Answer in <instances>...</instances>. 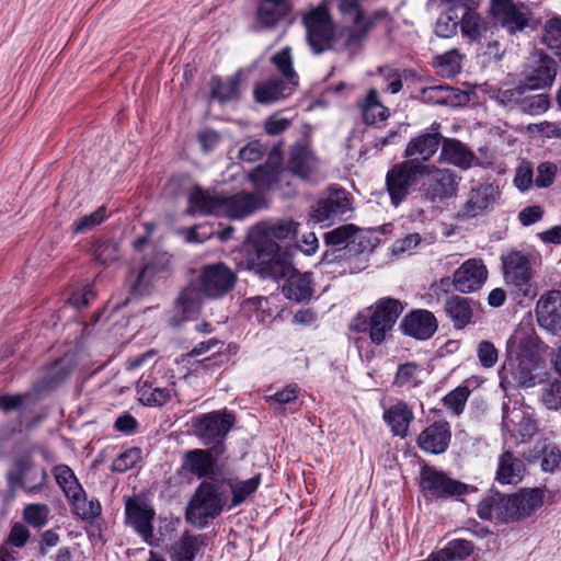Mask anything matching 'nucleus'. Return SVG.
<instances>
[{"label":"nucleus","mask_w":561,"mask_h":561,"mask_svg":"<svg viewBox=\"0 0 561 561\" xmlns=\"http://www.w3.org/2000/svg\"><path fill=\"white\" fill-rule=\"evenodd\" d=\"M363 1L337 0L339 11L351 24L336 33L325 5H319L304 16L307 39L316 54L329 49L333 42L340 44L352 55L360 48L376 22L387 15L382 10L374 13L365 12L362 9Z\"/></svg>","instance_id":"obj_1"},{"label":"nucleus","mask_w":561,"mask_h":561,"mask_svg":"<svg viewBox=\"0 0 561 561\" xmlns=\"http://www.w3.org/2000/svg\"><path fill=\"white\" fill-rule=\"evenodd\" d=\"M263 204L259 194L241 192L234 195L195 187L190 194V214L215 215L241 219Z\"/></svg>","instance_id":"obj_2"},{"label":"nucleus","mask_w":561,"mask_h":561,"mask_svg":"<svg viewBox=\"0 0 561 561\" xmlns=\"http://www.w3.org/2000/svg\"><path fill=\"white\" fill-rule=\"evenodd\" d=\"M542 491L531 489L505 496L494 494L483 499L478 506V515L483 519H501L504 522L530 515L542 504Z\"/></svg>","instance_id":"obj_3"},{"label":"nucleus","mask_w":561,"mask_h":561,"mask_svg":"<svg viewBox=\"0 0 561 561\" xmlns=\"http://www.w3.org/2000/svg\"><path fill=\"white\" fill-rule=\"evenodd\" d=\"M402 311L403 306L400 300L390 297L380 298L371 308L369 317L358 314L352 321L350 329L356 332L368 331L371 342L379 345L386 340Z\"/></svg>","instance_id":"obj_4"},{"label":"nucleus","mask_w":561,"mask_h":561,"mask_svg":"<svg viewBox=\"0 0 561 561\" xmlns=\"http://www.w3.org/2000/svg\"><path fill=\"white\" fill-rule=\"evenodd\" d=\"M175 393V376L163 363H156L137 385L139 401L147 407H162Z\"/></svg>","instance_id":"obj_5"},{"label":"nucleus","mask_w":561,"mask_h":561,"mask_svg":"<svg viewBox=\"0 0 561 561\" xmlns=\"http://www.w3.org/2000/svg\"><path fill=\"white\" fill-rule=\"evenodd\" d=\"M227 502V495L218 481H203L187 506L190 522L203 527L208 518L218 516Z\"/></svg>","instance_id":"obj_6"},{"label":"nucleus","mask_w":561,"mask_h":561,"mask_svg":"<svg viewBox=\"0 0 561 561\" xmlns=\"http://www.w3.org/2000/svg\"><path fill=\"white\" fill-rule=\"evenodd\" d=\"M501 260L505 284L514 288L518 297L535 298L538 288L533 282L530 255L523 251L511 250L503 254Z\"/></svg>","instance_id":"obj_7"},{"label":"nucleus","mask_w":561,"mask_h":561,"mask_svg":"<svg viewBox=\"0 0 561 561\" xmlns=\"http://www.w3.org/2000/svg\"><path fill=\"white\" fill-rule=\"evenodd\" d=\"M420 489L427 502L459 497L473 490L472 486L431 466H424L421 469Z\"/></svg>","instance_id":"obj_8"},{"label":"nucleus","mask_w":561,"mask_h":561,"mask_svg":"<svg viewBox=\"0 0 561 561\" xmlns=\"http://www.w3.org/2000/svg\"><path fill=\"white\" fill-rule=\"evenodd\" d=\"M426 168L410 164L407 161L394 163L386 174V188L391 204L399 206L412 192L413 187L424 179Z\"/></svg>","instance_id":"obj_9"},{"label":"nucleus","mask_w":561,"mask_h":561,"mask_svg":"<svg viewBox=\"0 0 561 561\" xmlns=\"http://www.w3.org/2000/svg\"><path fill=\"white\" fill-rule=\"evenodd\" d=\"M513 380L520 387L531 388L545 376V360L531 339L522 342L517 366L512 370Z\"/></svg>","instance_id":"obj_10"},{"label":"nucleus","mask_w":561,"mask_h":561,"mask_svg":"<svg viewBox=\"0 0 561 561\" xmlns=\"http://www.w3.org/2000/svg\"><path fill=\"white\" fill-rule=\"evenodd\" d=\"M440 142L439 124L434 123L428 130L408 141L403 151L404 161L414 165L431 167L430 161L437 153Z\"/></svg>","instance_id":"obj_11"},{"label":"nucleus","mask_w":561,"mask_h":561,"mask_svg":"<svg viewBox=\"0 0 561 561\" xmlns=\"http://www.w3.org/2000/svg\"><path fill=\"white\" fill-rule=\"evenodd\" d=\"M298 224L291 219H279L276 221H264L256 226L254 245L256 252H266L274 255L280 252L276 240H285L296 234Z\"/></svg>","instance_id":"obj_12"},{"label":"nucleus","mask_w":561,"mask_h":561,"mask_svg":"<svg viewBox=\"0 0 561 561\" xmlns=\"http://www.w3.org/2000/svg\"><path fill=\"white\" fill-rule=\"evenodd\" d=\"M427 178L424 195L431 203H442L456 196L460 179L455 171L436 165L425 167Z\"/></svg>","instance_id":"obj_13"},{"label":"nucleus","mask_w":561,"mask_h":561,"mask_svg":"<svg viewBox=\"0 0 561 561\" xmlns=\"http://www.w3.org/2000/svg\"><path fill=\"white\" fill-rule=\"evenodd\" d=\"M46 479L47 473L45 469L34 470L33 460L30 455L16 457L7 472V480L11 489L22 488L28 493L39 492Z\"/></svg>","instance_id":"obj_14"},{"label":"nucleus","mask_w":561,"mask_h":561,"mask_svg":"<svg viewBox=\"0 0 561 561\" xmlns=\"http://www.w3.org/2000/svg\"><path fill=\"white\" fill-rule=\"evenodd\" d=\"M234 424V416L227 411H214L194 421L195 434L209 445L222 442Z\"/></svg>","instance_id":"obj_15"},{"label":"nucleus","mask_w":561,"mask_h":561,"mask_svg":"<svg viewBox=\"0 0 561 561\" xmlns=\"http://www.w3.org/2000/svg\"><path fill=\"white\" fill-rule=\"evenodd\" d=\"M236 279V274L226 265L211 264L201 272L199 288L204 296L218 299L232 289Z\"/></svg>","instance_id":"obj_16"},{"label":"nucleus","mask_w":561,"mask_h":561,"mask_svg":"<svg viewBox=\"0 0 561 561\" xmlns=\"http://www.w3.org/2000/svg\"><path fill=\"white\" fill-rule=\"evenodd\" d=\"M491 11L510 33L523 31L528 25L530 10L519 0H492Z\"/></svg>","instance_id":"obj_17"},{"label":"nucleus","mask_w":561,"mask_h":561,"mask_svg":"<svg viewBox=\"0 0 561 561\" xmlns=\"http://www.w3.org/2000/svg\"><path fill=\"white\" fill-rule=\"evenodd\" d=\"M154 510L142 499H128L125 504L126 524L133 527L141 538L152 542Z\"/></svg>","instance_id":"obj_18"},{"label":"nucleus","mask_w":561,"mask_h":561,"mask_svg":"<svg viewBox=\"0 0 561 561\" xmlns=\"http://www.w3.org/2000/svg\"><path fill=\"white\" fill-rule=\"evenodd\" d=\"M535 314L540 328L557 333L561 331V290L551 289L537 300Z\"/></svg>","instance_id":"obj_19"},{"label":"nucleus","mask_w":561,"mask_h":561,"mask_svg":"<svg viewBox=\"0 0 561 561\" xmlns=\"http://www.w3.org/2000/svg\"><path fill=\"white\" fill-rule=\"evenodd\" d=\"M488 278V268L480 259L465 261L453 275L456 290L468 294L482 287Z\"/></svg>","instance_id":"obj_20"},{"label":"nucleus","mask_w":561,"mask_h":561,"mask_svg":"<svg viewBox=\"0 0 561 561\" xmlns=\"http://www.w3.org/2000/svg\"><path fill=\"white\" fill-rule=\"evenodd\" d=\"M439 161L454 165L460 170H469L478 163L474 152L457 138L444 137L442 135Z\"/></svg>","instance_id":"obj_21"},{"label":"nucleus","mask_w":561,"mask_h":561,"mask_svg":"<svg viewBox=\"0 0 561 561\" xmlns=\"http://www.w3.org/2000/svg\"><path fill=\"white\" fill-rule=\"evenodd\" d=\"M181 470L198 479L213 478L217 473V459L208 449H191L182 457Z\"/></svg>","instance_id":"obj_22"},{"label":"nucleus","mask_w":561,"mask_h":561,"mask_svg":"<svg viewBox=\"0 0 561 561\" xmlns=\"http://www.w3.org/2000/svg\"><path fill=\"white\" fill-rule=\"evenodd\" d=\"M351 210V201L347 192L341 187H332L327 198L317 203L312 218L317 222H323L333 217L344 216Z\"/></svg>","instance_id":"obj_23"},{"label":"nucleus","mask_w":561,"mask_h":561,"mask_svg":"<svg viewBox=\"0 0 561 561\" xmlns=\"http://www.w3.org/2000/svg\"><path fill=\"white\" fill-rule=\"evenodd\" d=\"M291 10L290 0H257L256 22L264 30H274L289 18Z\"/></svg>","instance_id":"obj_24"},{"label":"nucleus","mask_w":561,"mask_h":561,"mask_svg":"<svg viewBox=\"0 0 561 561\" xmlns=\"http://www.w3.org/2000/svg\"><path fill=\"white\" fill-rule=\"evenodd\" d=\"M499 195L497 187L491 183H481L472 187L468 194V198L458 216L462 218H473L486 208H489Z\"/></svg>","instance_id":"obj_25"},{"label":"nucleus","mask_w":561,"mask_h":561,"mask_svg":"<svg viewBox=\"0 0 561 561\" xmlns=\"http://www.w3.org/2000/svg\"><path fill=\"white\" fill-rule=\"evenodd\" d=\"M557 68L554 61L542 54L530 57L526 70V85L530 89L550 87L556 78Z\"/></svg>","instance_id":"obj_26"},{"label":"nucleus","mask_w":561,"mask_h":561,"mask_svg":"<svg viewBox=\"0 0 561 561\" xmlns=\"http://www.w3.org/2000/svg\"><path fill=\"white\" fill-rule=\"evenodd\" d=\"M319 165V159L308 145L297 144L291 147L288 170L294 175L308 180L318 172Z\"/></svg>","instance_id":"obj_27"},{"label":"nucleus","mask_w":561,"mask_h":561,"mask_svg":"<svg viewBox=\"0 0 561 561\" xmlns=\"http://www.w3.org/2000/svg\"><path fill=\"white\" fill-rule=\"evenodd\" d=\"M400 327L407 335L417 340H427L436 332L437 322L432 312L420 309L405 316Z\"/></svg>","instance_id":"obj_28"},{"label":"nucleus","mask_w":561,"mask_h":561,"mask_svg":"<svg viewBox=\"0 0 561 561\" xmlns=\"http://www.w3.org/2000/svg\"><path fill=\"white\" fill-rule=\"evenodd\" d=\"M502 424L506 432L523 439L531 437L537 430L535 420L520 407L505 408Z\"/></svg>","instance_id":"obj_29"},{"label":"nucleus","mask_w":561,"mask_h":561,"mask_svg":"<svg viewBox=\"0 0 561 561\" xmlns=\"http://www.w3.org/2000/svg\"><path fill=\"white\" fill-rule=\"evenodd\" d=\"M450 442V431L447 423H434L426 427L417 437V446L428 454L444 453Z\"/></svg>","instance_id":"obj_30"},{"label":"nucleus","mask_w":561,"mask_h":561,"mask_svg":"<svg viewBox=\"0 0 561 561\" xmlns=\"http://www.w3.org/2000/svg\"><path fill=\"white\" fill-rule=\"evenodd\" d=\"M478 304L471 298L451 296L445 302V311L456 329H463L472 322Z\"/></svg>","instance_id":"obj_31"},{"label":"nucleus","mask_w":561,"mask_h":561,"mask_svg":"<svg viewBox=\"0 0 561 561\" xmlns=\"http://www.w3.org/2000/svg\"><path fill=\"white\" fill-rule=\"evenodd\" d=\"M282 290L289 300L296 302L309 300L313 294L311 274L300 273L295 268L286 278Z\"/></svg>","instance_id":"obj_32"},{"label":"nucleus","mask_w":561,"mask_h":561,"mask_svg":"<svg viewBox=\"0 0 561 561\" xmlns=\"http://www.w3.org/2000/svg\"><path fill=\"white\" fill-rule=\"evenodd\" d=\"M526 467L524 461L511 451L499 457L495 479L502 484H517L522 481Z\"/></svg>","instance_id":"obj_33"},{"label":"nucleus","mask_w":561,"mask_h":561,"mask_svg":"<svg viewBox=\"0 0 561 561\" xmlns=\"http://www.w3.org/2000/svg\"><path fill=\"white\" fill-rule=\"evenodd\" d=\"M296 87L276 78L259 82L254 88V100L261 104L278 102L291 94Z\"/></svg>","instance_id":"obj_34"},{"label":"nucleus","mask_w":561,"mask_h":561,"mask_svg":"<svg viewBox=\"0 0 561 561\" xmlns=\"http://www.w3.org/2000/svg\"><path fill=\"white\" fill-rule=\"evenodd\" d=\"M362 119L366 125H375L385 122L390 116V111L379 100L376 89H370L367 94L357 102Z\"/></svg>","instance_id":"obj_35"},{"label":"nucleus","mask_w":561,"mask_h":561,"mask_svg":"<svg viewBox=\"0 0 561 561\" xmlns=\"http://www.w3.org/2000/svg\"><path fill=\"white\" fill-rule=\"evenodd\" d=\"M413 419V411L403 401H398L383 412L385 422L391 427L393 435L400 437L407 436L409 425Z\"/></svg>","instance_id":"obj_36"},{"label":"nucleus","mask_w":561,"mask_h":561,"mask_svg":"<svg viewBox=\"0 0 561 561\" xmlns=\"http://www.w3.org/2000/svg\"><path fill=\"white\" fill-rule=\"evenodd\" d=\"M53 474L57 484L64 491L66 497L71 504H79L83 501V489L79 483L73 471L66 465L55 466Z\"/></svg>","instance_id":"obj_37"},{"label":"nucleus","mask_w":561,"mask_h":561,"mask_svg":"<svg viewBox=\"0 0 561 561\" xmlns=\"http://www.w3.org/2000/svg\"><path fill=\"white\" fill-rule=\"evenodd\" d=\"M460 13L461 34L471 41H479L488 31V22L471 8L462 7Z\"/></svg>","instance_id":"obj_38"},{"label":"nucleus","mask_w":561,"mask_h":561,"mask_svg":"<svg viewBox=\"0 0 561 561\" xmlns=\"http://www.w3.org/2000/svg\"><path fill=\"white\" fill-rule=\"evenodd\" d=\"M257 259L260 261V265H262V273L274 279H286L295 270L288 262L280 259L279 252L274 255H267L266 252H257Z\"/></svg>","instance_id":"obj_39"},{"label":"nucleus","mask_w":561,"mask_h":561,"mask_svg":"<svg viewBox=\"0 0 561 561\" xmlns=\"http://www.w3.org/2000/svg\"><path fill=\"white\" fill-rule=\"evenodd\" d=\"M279 174L280 168L277 163H266L254 169L249 178L257 191H266L277 183Z\"/></svg>","instance_id":"obj_40"},{"label":"nucleus","mask_w":561,"mask_h":561,"mask_svg":"<svg viewBox=\"0 0 561 561\" xmlns=\"http://www.w3.org/2000/svg\"><path fill=\"white\" fill-rule=\"evenodd\" d=\"M533 90L526 85L518 110L529 115L543 114L550 106V100L547 94H535Z\"/></svg>","instance_id":"obj_41"},{"label":"nucleus","mask_w":561,"mask_h":561,"mask_svg":"<svg viewBox=\"0 0 561 561\" xmlns=\"http://www.w3.org/2000/svg\"><path fill=\"white\" fill-rule=\"evenodd\" d=\"M202 542L199 536L185 534L181 540L174 545L171 561H193Z\"/></svg>","instance_id":"obj_42"},{"label":"nucleus","mask_w":561,"mask_h":561,"mask_svg":"<svg viewBox=\"0 0 561 561\" xmlns=\"http://www.w3.org/2000/svg\"><path fill=\"white\" fill-rule=\"evenodd\" d=\"M203 295L201 288L194 286H188L182 290L176 300V308L181 310L184 319H188L199 310Z\"/></svg>","instance_id":"obj_43"},{"label":"nucleus","mask_w":561,"mask_h":561,"mask_svg":"<svg viewBox=\"0 0 561 561\" xmlns=\"http://www.w3.org/2000/svg\"><path fill=\"white\" fill-rule=\"evenodd\" d=\"M272 64L282 75V81H285L294 87L298 85V75L293 67V57L289 47L283 48L271 58Z\"/></svg>","instance_id":"obj_44"},{"label":"nucleus","mask_w":561,"mask_h":561,"mask_svg":"<svg viewBox=\"0 0 561 561\" xmlns=\"http://www.w3.org/2000/svg\"><path fill=\"white\" fill-rule=\"evenodd\" d=\"M260 482V476H255L243 481L228 480V485L230 486L232 493L231 506L236 507L242 504L250 495H252L257 490Z\"/></svg>","instance_id":"obj_45"},{"label":"nucleus","mask_w":561,"mask_h":561,"mask_svg":"<svg viewBox=\"0 0 561 561\" xmlns=\"http://www.w3.org/2000/svg\"><path fill=\"white\" fill-rule=\"evenodd\" d=\"M434 66L437 72L444 77H454L461 69V56L456 49L438 55L434 59Z\"/></svg>","instance_id":"obj_46"},{"label":"nucleus","mask_w":561,"mask_h":561,"mask_svg":"<svg viewBox=\"0 0 561 561\" xmlns=\"http://www.w3.org/2000/svg\"><path fill=\"white\" fill-rule=\"evenodd\" d=\"M423 369L415 363L400 365L394 379L398 387H416L422 382Z\"/></svg>","instance_id":"obj_47"},{"label":"nucleus","mask_w":561,"mask_h":561,"mask_svg":"<svg viewBox=\"0 0 561 561\" xmlns=\"http://www.w3.org/2000/svg\"><path fill=\"white\" fill-rule=\"evenodd\" d=\"M526 89V83L518 84L515 87H504L492 92L491 98L495 100L499 104L508 107H517L520 104L524 91Z\"/></svg>","instance_id":"obj_48"},{"label":"nucleus","mask_w":561,"mask_h":561,"mask_svg":"<svg viewBox=\"0 0 561 561\" xmlns=\"http://www.w3.org/2000/svg\"><path fill=\"white\" fill-rule=\"evenodd\" d=\"M358 229L356 226L348 224L337 227L324 234L327 244L334 247H347L348 242H353L356 238Z\"/></svg>","instance_id":"obj_49"},{"label":"nucleus","mask_w":561,"mask_h":561,"mask_svg":"<svg viewBox=\"0 0 561 561\" xmlns=\"http://www.w3.org/2000/svg\"><path fill=\"white\" fill-rule=\"evenodd\" d=\"M542 43L556 55H561V20H549L543 30Z\"/></svg>","instance_id":"obj_50"},{"label":"nucleus","mask_w":561,"mask_h":561,"mask_svg":"<svg viewBox=\"0 0 561 561\" xmlns=\"http://www.w3.org/2000/svg\"><path fill=\"white\" fill-rule=\"evenodd\" d=\"M469 394L470 390L468 387L459 386L444 397V405L458 415L463 411Z\"/></svg>","instance_id":"obj_51"},{"label":"nucleus","mask_w":561,"mask_h":561,"mask_svg":"<svg viewBox=\"0 0 561 561\" xmlns=\"http://www.w3.org/2000/svg\"><path fill=\"white\" fill-rule=\"evenodd\" d=\"M107 218L106 208L100 207L95 211L85 215L73 222L72 230L76 233H84L98 225L102 224Z\"/></svg>","instance_id":"obj_52"},{"label":"nucleus","mask_w":561,"mask_h":561,"mask_svg":"<svg viewBox=\"0 0 561 561\" xmlns=\"http://www.w3.org/2000/svg\"><path fill=\"white\" fill-rule=\"evenodd\" d=\"M460 23L457 11H449L442 14L435 25V33L439 37L448 38L456 34Z\"/></svg>","instance_id":"obj_53"},{"label":"nucleus","mask_w":561,"mask_h":561,"mask_svg":"<svg viewBox=\"0 0 561 561\" xmlns=\"http://www.w3.org/2000/svg\"><path fill=\"white\" fill-rule=\"evenodd\" d=\"M49 507L46 504H28L23 511L24 519L33 527H43L48 522Z\"/></svg>","instance_id":"obj_54"},{"label":"nucleus","mask_w":561,"mask_h":561,"mask_svg":"<svg viewBox=\"0 0 561 561\" xmlns=\"http://www.w3.org/2000/svg\"><path fill=\"white\" fill-rule=\"evenodd\" d=\"M541 401L548 410L557 411L561 409V381L553 380L548 382L541 391Z\"/></svg>","instance_id":"obj_55"},{"label":"nucleus","mask_w":561,"mask_h":561,"mask_svg":"<svg viewBox=\"0 0 561 561\" xmlns=\"http://www.w3.org/2000/svg\"><path fill=\"white\" fill-rule=\"evenodd\" d=\"M239 78L232 77L226 82L216 81L213 87V96L220 102H227L238 96Z\"/></svg>","instance_id":"obj_56"},{"label":"nucleus","mask_w":561,"mask_h":561,"mask_svg":"<svg viewBox=\"0 0 561 561\" xmlns=\"http://www.w3.org/2000/svg\"><path fill=\"white\" fill-rule=\"evenodd\" d=\"M141 459V450L137 447L129 448L119 454L113 461L112 469L116 472H125L136 466Z\"/></svg>","instance_id":"obj_57"},{"label":"nucleus","mask_w":561,"mask_h":561,"mask_svg":"<svg viewBox=\"0 0 561 561\" xmlns=\"http://www.w3.org/2000/svg\"><path fill=\"white\" fill-rule=\"evenodd\" d=\"M477 356L482 367L492 368L499 359V351L490 341H481L477 346Z\"/></svg>","instance_id":"obj_58"},{"label":"nucleus","mask_w":561,"mask_h":561,"mask_svg":"<svg viewBox=\"0 0 561 561\" xmlns=\"http://www.w3.org/2000/svg\"><path fill=\"white\" fill-rule=\"evenodd\" d=\"M95 260L102 264L116 261L119 257L118 244L114 241H102L94 250Z\"/></svg>","instance_id":"obj_59"},{"label":"nucleus","mask_w":561,"mask_h":561,"mask_svg":"<svg viewBox=\"0 0 561 561\" xmlns=\"http://www.w3.org/2000/svg\"><path fill=\"white\" fill-rule=\"evenodd\" d=\"M561 461V451L554 445H546L542 449L540 467L546 472H552Z\"/></svg>","instance_id":"obj_60"},{"label":"nucleus","mask_w":561,"mask_h":561,"mask_svg":"<svg viewBox=\"0 0 561 561\" xmlns=\"http://www.w3.org/2000/svg\"><path fill=\"white\" fill-rule=\"evenodd\" d=\"M379 75L382 81L387 84V90L396 94L402 89V76L397 69L390 67L379 68Z\"/></svg>","instance_id":"obj_61"},{"label":"nucleus","mask_w":561,"mask_h":561,"mask_svg":"<svg viewBox=\"0 0 561 561\" xmlns=\"http://www.w3.org/2000/svg\"><path fill=\"white\" fill-rule=\"evenodd\" d=\"M242 308L247 311H254L256 313V319L262 322L265 321L266 317H271L270 313L266 314L268 300L262 296L245 299L242 304Z\"/></svg>","instance_id":"obj_62"},{"label":"nucleus","mask_w":561,"mask_h":561,"mask_svg":"<svg viewBox=\"0 0 561 561\" xmlns=\"http://www.w3.org/2000/svg\"><path fill=\"white\" fill-rule=\"evenodd\" d=\"M300 392V388L296 383L287 385L283 390L275 392L272 396L266 397L268 403L286 404L294 402Z\"/></svg>","instance_id":"obj_63"},{"label":"nucleus","mask_w":561,"mask_h":561,"mask_svg":"<svg viewBox=\"0 0 561 561\" xmlns=\"http://www.w3.org/2000/svg\"><path fill=\"white\" fill-rule=\"evenodd\" d=\"M557 172V165L552 162H542L537 168L535 184L538 187H547L552 184Z\"/></svg>","instance_id":"obj_64"}]
</instances>
